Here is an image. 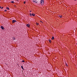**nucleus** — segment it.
<instances>
[{
	"label": "nucleus",
	"mask_w": 77,
	"mask_h": 77,
	"mask_svg": "<svg viewBox=\"0 0 77 77\" xmlns=\"http://www.w3.org/2000/svg\"><path fill=\"white\" fill-rule=\"evenodd\" d=\"M32 16H35V14H32Z\"/></svg>",
	"instance_id": "9b49d317"
},
{
	"label": "nucleus",
	"mask_w": 77,
	"mask_h": 77,
	"mask_svg": "<svg viewBox=\"0 0 77 77\" xmlns=\"http://www.w3.org/2000/svg\"><path fill=\"white\" fill-rule=\"evenodd\" d=\"M1 9H2L3 8V7H1Z\"/></svg>",
	"instance_id": "4468645a"
},
{
	"label": "nucleus",
	"mask_w": 77,
	"mask_h": 77,
	"mask_svg": "<svg viewBox=\"0 0 77 77\" xmlns=\"http://www.w3.org/2000/svg\"><path fill=\"white\" fill-rule=\"evenodd\" d=\"M4 11H5V12H7V10H4Z\"/></svg>",
	"instance_id": "2eb2a0df"
},
{
	"label": "nucleus",
	"mask_w": 77,
	"mask_h": 77,
	"mask_svg": "<svg viewBox=\"0 0 77 77\" xmlns=\"http://www.w3.org/2000/svg\"><path fill=\"white\" fill-rule=\"evenodd\" d=\"M0 8H1V6H0Z\"/></svg>",
	"instance_id": "412c9836"
},
{
	"label": "nucleus",
	"mask_w": 77,
	"mask_h": 77,
	"mask_svg": "<svg viewBox=\"0 0 77 77\" xmlns=\"http://www.w3.org/2000/svg\"><path fill=\"white\" fill-rule=\"evenodd\" d=\"M54 39V37L52 36V38H51V39H52V40H53Z\"/></svg>",
	"instance_id": "6e6552de"
},
{
	"label": "nucleus",
	"mask_w": 77,
	"mask_h": 77,
	"mask_svg": "<svg viewBox=\"0 0 77 77\" xmlns=\"http://www.w3.org/2000/svg\"><path fill=\"white\" fill-rule=\"evenodd\" d=\"M41 3L42 5H43V4H44V0H41Z\"/></svg>",
	"instance_id": "f257e3e1"
},
{
	"label": "nucleus",
	"mask_w": 77,
	"mask_h": 77,
	"mask_svg": "<svg viewBox=\"0 0 77 77\" xmlns=\"http://www.w3.org/2000/svg\"><path fill=\"white\" fill-rule=\"evenodd\" d=\"M17 0V1H18V0Z\"/></svg>",
	"instance_id": "4be33fe9"
},
{
	"label": "nucleus",
	"mask_w": 77,
	"mask_h": 77,
	"mask_svg": "<svg viewBox=\"0 0 77 77\" xmlns=\"http://www.w3.org/2000/svg\"><path fill=\"white\" fill-rule=\"evenodd\" d=\"M21 68H22V69H23V70H24V68H23V66H21Z\"/></svg>",
	"instance_id": "423d86ee"
},
{
	"label": "nucleus",
	"mask_w": 77,
	"mask_h": 77,
	"mask_svg": "<svg viewBox=\"0 0 77 77\" xmlns=\"http://www.w3.org/2000/svg\"><path fill=\"white\" fill-rule=\"evenodd\" d=\"M66 66L67 67H68V64H66Z\"/></svg>",
	"instance_id": "a211bd4d"
},
{
	"label": "nucleus",
	"mask_w": 77,
	"mask_h": 77,
	"mask_svg": "<svg viewBox=\"0 0 77 77\" xmlns=\"http://www.w3.org/2000/svg\"><path fill=\"white\" fill-rule=\"evenodd\" d=\"M1 28L2 29V30H3V29H4V27H3V26H1Z\"/></svg>",
	"instance_id": "20e7f679"
},
{
	"label": "nucleus",
	"mask_w": 77,
	"mask_h": 77,
	"mask_svg": "<svg viewBox=\"0 0 77 77\" xmlns=\"http://www.w3.org/2000/svg\"><path fill=\"white\" fill-rule=\"evenodd\" d=\"M33 2L34 3H38V2L37 1H36L33 0Z\"/></svg>",
	"instance_id": "7ed1b4c3"
},
{
	"label": "nucleus",
	"mask_w": 77,
	"mask_h": 77,
	"mask_svg": "<svg viewBox=\"0 0 77 77\" xmlns=\"http://www.w3.org/2000/svg\"><path fill=\"white\" fill-rule=\"evenodd\" d=\"M14 6H15V5H14Z\"/></svg>",
	"instance_id": "b1692460"
},
{
	"label": "nucleus",
	"mask_w": 77,
	"mask_h": 77,
	"mask_svg": "<svg viewBox=\"0 0 77 77\" xmlns=\"http://www.w3.org/2000/svg\"><path fill=\"white\" fill-rule=\"evenodd\" d=\"M30 12H31V11H30Z\"/></svg>",
	"instance_id": "393cba45"
},
{
	"label": "nucleus",
	"mask_w": 77,
	"mask_h": 77,
	"mask_svg": "<svg viewBox=\"0 0 77 77\" xmlns=\"http://www.w3.org/2000/svg\"><path fill=\"white\" fill-rule=\"evenodd\" d=\"M75 0V1H76V0Z\"/></svg>",
	"instance_id": "5701e85b"
},
{
	"label": "nucleus",
	"mask_w": 77,
	"mask_h": 77,
	"mask_svg": "<svg viewBox=\"0 0 77 77\" xmlns=\"http://www.w3.org/2000/svg\"><path fill=\"white\" fill-rule=\"evenodd\" d=\"M58 17H60V18H62V16H60V15H59V16H58Z\"/></svg>",
	"instance_id": "1a4fd4ad"
},
{
	"label": "nucleus",
	"mask_w": 77,
	"mask_h": 77,
	"mask_svg": "<svg viewBox=\"0 0 77 77\" xmlns=\"http://www.w3.org/2000/svg\"><path fill=\"white\" fill-rule=\"evenodd\" d=\"M48 41H49L50 43H51V40L50 39Z\"/></svg>",
	"instance_id": "0eeeda50"
},
{
	"label": "nucleus",
	"mask_w": 77,
	"mask_h": 77,
	"mask_svg": "<svg viewBox=\"0 0 77 77\" xmlns=\"http://www.w3.org/2000/svg\"><path fill=\"white\" fill-rule=\"evenodd\" d=\"M6 9L8 10H9V8L7 7Z\"/></svg>",
	"instance_id": "9d476101"
},
{
	"label": "nucleus",
	"mask_w": 77,
	"mask_h": 77,
	"mask_svg": "<svg viewBox=\"0 0 77 77\" xmlns=\"http://www.w3.org/2000/svg\"><path fill=\"white\" fill-rule=\"evenodd\" d=\"M25 3H26V2L25 1L24 2V4H25Z\"/></svg>",
	"instance_id": "6ab92c4d"
},
{
	"label": "nucleus",
	"mask_w": 77,
	"mask_h": 77,
	"mask_svg": "<svg viewBox=\"0 0 77 77\" xmlns=\"http://www.w3.org/2000/svg\"><path fill=\"white\" fill-rule=\"evenodd\" d=\"M32 14H31V13H30V16H32Z\"/></svg>",
	"instance_id": "dca6fc26"
},
{
	"label": "nucleus",
	"mask_w": 77,
	"mask_h": 77,
	"mask_svg": "<svg viewBox=\"0 0 77 77\" xmlns=\"http://www.w3.org/2000/svg\"><path fill=\"white\" fill-rule=\"evenodd\" d=\"M40 22H41V23H43V22H42L41 20L40 21Z\"/></svg>",
	"instance_id": "aec40b11"
},
{
	"label": "nucleus",
	"mask_w": 77,
	"mask_h": 77,
	"mask_svg": "<svg viewBox=\"0 0 77 77\" xmlns=\"http://www.w3.org/2000/svg\"><path fill=\"white\" fill-rule=\"evenodd\" d=\"M16 22H17V21L15 20H13V21H12L13 23H15Z\"/></svg>",
	"instance_id": "f03ea898"
},
{
	"label": "nucleus",
	"mask_w": 77,
	"mask_h": 77,
	"mask_svg": "<svg viewBox=\"0 0 77 77\" xmlns=\"http://www.w3.org/2000/svg\"><path fill=\"white\" fill-rule=\"evenodd\" d=\"M26 26H27L28 27H30V24H27L26 25Z\"/></svg>",
	"instance_id": "39448f33"
},
{
	"label": "nucleus",
	"mask_w": 77,
	"mask_h": 77,
	"mask_svg": "<svg viewBox=\"0 0 77 77\" xmlns=\"http://www.w3.org/2000/svg\"><path fill=\"white\" fill-rule=\"evenodd\" d=\"M22 62H24V60H22Z\"/></svg>",
	"instance_id": "f3484780"
},
{
	"label": "nucleus",
	"mask_w": 77,
	"mask_h": 77,
	"mask_svg": "<svg viewBox=\"0 0 77 77\" xmlns=\"http://www.w3.org/2000/svg\"><path fill=\"white\" fill-rule=\"evenodd\" d=\"M36 25H37V26H38V25L39 23H36Z\"/></svg>",
	"instance_id": "f8f14e48"
},
{
	"label": "nucleus",
	"mask_w": 77,
	"mask_h": 77,
	"mask_svg": "<svg viewBox=\"0 0 77 77\" xmlns=\"http://www.w3.org/2000/svg\"><path fill=\"white\" fill-rule=\"evenodd\" d=\"M11 3H14V1H12L11 2Z\"/></svg>",
	"instance_id": "ddd939ff"
},
{
	"label": "nucleus",
	"mask_w": 77,
	"mask_h": 77,
	"mask_svg": "<svg viewBox=\"0 0 77 77\" xmlns=\"http://www.w3.org/2000/svg\"><path fill=\"white\" fill-rule=\"evenodd\" d=\"M76 44H77V43H76Z\"/></svg>",
	"instance_id": "a878e982"
}]
</instances>
